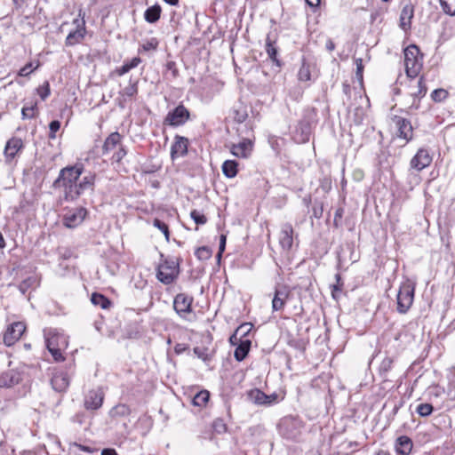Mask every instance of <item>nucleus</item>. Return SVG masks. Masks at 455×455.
<instances>
[{
  "label": "nucleus",
  "instance_id": "12",
  "mask_svg": "<svg viewBox=\"0 0 455 455\" xmlns=\"http://www.w3.org/2000/svg\"><path fill=\"white\" fill-rule=\"evenodd\" d=\"M393 122L397 129V136L405 140L410 141L413 136V128L411 122L402 116H395Z\"/></svg>",
  "mask_w": 455,
  "mask_h": 455
},
{
  "label": "nucleus",
  "instance_id": "13",
  "mask_svg": "<svg viewBox=\"0 0 455 455\" xmlns=\"http://www.w3.org/2000/svg\"><path fill=\"white\" fill-rule=\"evenodd\" d=\"M432 163V156L427 148H419L411 160V167L416 171H422Z\"/></svg>",
  "mask_w": 455,
  "mask_h": 455
},
{
  "label": "nucleus",
  "instance_id": "6",
  "mask_svg": "<svg viewBox=\"0 0 455 455\" xmlns=\"http://www.w3.org/2000/svg\"><path fill=\"white\" fill-rule=\"evenodd\" d=\"M302 427L301 420L292 416L283 418L278 424L280 434L288 439L297 438Z\"/></svg>",
  "mask_w": 455,
  "mask_h": 455
},
{
  "label": "nucleus",
  "instance_id": "17",
  "mask_svg": "<svg viewBox=\"0 0 455 455\" xmlns=\"http://www.w3.org/2000/svg\"><path fill=\"white\" fill-rule=\"evenodd\" d=\"M253 148V143L251 140L244 139L237 144H233L230 152L233 156L239 158H247L251 156Z\"/></svg>",
  "mask_w": 455,
  "mask_h": 455
},
{
  "label": "nucleus",
  "instance_id": "8",
  "mask_svg": "<svg viewBox=\"0 0 455 455\" xmlns=\"http://www.w3.org/2000/svg\"><path fill=\"white\" fill-rule=\"evenodd\" d=\"M188 118V110L183 105H179L168 113L165 117V123L172 126H179L184 124Z\"/></svg>",
  "mask_w": 455,
  "mask_h": 455
},
{
  "label": "nucleus",
  "instance_id": "19",
  "mask_svg": "<svg viewBox=\"0 0 455 455\" xmlns=\"http://www.w3.org/2000/svg\"><path fill=\"white\" fill-rule=\"evenodd\" d=\"M20 380L21 375L20 371L14 369L8 370L0 375V387H12L19 384Z\"/></svg>",
  "mask_w": 455,
  "mask_h": 455
},
{
  "label": "nucleus",
  "instance_id": "64",
  "mask_svg": "<svg viewBox=\"0 0 455 455\" xmlns=\"http://www.w3.org/2000/svg\"><path fill=\"white\" fill-rule=\"evenodd\" d=\"M335 45L334 43L331 40H328L326 43V48L328 51H332L334 49Z\"/></svg>",
  "mask_w": 455,
  "mask_h": 455
},
{
  "label": "nucleus",
  "instance_id": "24",
  "mask_svg": "<svg viewBox=\"0 0 455 455\" xmlns=\"http://www.w3.org/2000/svg\"><path fill=\"white\" fill-rule=\"evenodd\" d=\"M413 443L411 438L406 435L398 437L395 441V451L398 455H409Z\"/></svg>",
  "mask_w": 455,
  "mask_h": 455
},
{
  "label": "nucleus",
  "instance_id": "63",
  "mask_svg": "<svg viewBox=\"0 0 455 455\" xmlns=\"http://www.w3.org/2000/svg\"><path fill=\"white\" fill-rule=\"evenodd\" d=\"M76 446L78 447V449L81 450V451H87V452H91L92 451L90 447H87V446H84V445H82V444H77V443H76Z\"/></svg>",
  "mask_w": 455,
  "mask_h": 455
},
{
  "label": "nucleus",
  "instance_id": "9",
  "mask_svg": "<svg viewBox=\"0 0 455 455\" xmlns=\"http://www.w3.org/2000/svg\"><path fill=\"white\" fill-rule=\"evenodd\" d=\"M26 330V326L21 322H16L8 326L4 334V342L10 347L20 339Z\"/></svg>",
  "mask_w": 455,
  "mask_h": 455
},
{
  "label": "nucleus",
  "instance_id": "18",
  "mask_svg": "<svg viewBox=\"0 0 455 455\" xmlns=\"http://www.w3.org/2000/svg\"><path fill=\"white\" fill-rule=\"evenodd\" d=\"M409 87H410L409 94L413 99L411 106H415V108H418L419 104H415V100H419L427 93V87L424 84L423 78L420 77L417 81L411 80Z\"/></svg>",
  "mask_w": 455,
  "mask_h": 455
},
{
  "label": "nucleus",
  "instance_id": "10",
  "mask_svg": "<svg viewBox=\"0 0 455 455\" xmlns=\"http://www.w3.org/2000/svg\"><path fill=\"white\" fill-rule=\"evenodd\" d=\"M104 393L100 388L90 390L84 396V405L86 410H98L102 406Z\"/></svg>",
  "mask_w": 455,
  "mask_h": 455
},
{
  "label": "nucleus",
  "instance_id": "42",
  "mask_svg": "<svg viewBox=\"0 0 455 455\" xmlns=\"http://www.w3.org/2000/svg\"><path fill=\"white\" fill-rule=\"evenodd\" d=\"M433 406L430 403H420L416 408V412L421 417H427L433 412Z\"/></svg>",
  "mask_w": 455,
  "mask_h": 455
},
{
  "label": "nucleus",
  "instance_id": "15",
  "mask_svg": "<svg viewBox=\"0 0 455 455\" xmlns=\"http://www.w3.org/2000/svg\"><path fill=\"white\" fill-rule=\"evenodd\" d=\"M294 230L290 223L283 224L279 235V244L284 251H290L293 244Z\"/></svg>",
  "mask_w": 455,
  "mask_h": 455
},
{
  "label": "nucleus",
  "instance_id": "16",
  "mask_svg": "<svg viewBox=\"0 0 455 455\" xmlns=\"http://www.w3.org/2000/svg\"><path fill=\"white\" fill-rule=\"evenodd\" d=\"M290 290L286 286L276 287L272 299L273 311L283 310L290 296Z\"/></svg>",
  "mask_w": 455,
  "mask_h": 455
},
{
  "label": "nucleus",
  "instance_id": "39",
  "mask_svg": "<svg viewBox=\"0 0 455 455\" xmlns=\"http://www.w3.org/2000/svg\"><path fill=\"white\" fill-rule=\"evenodd\" d=\"M298 77H299V80L302 81V82H307L311 79L310 67L306 62L302 63V65L299 70V73H298Z\"/></svg>",
  "mask_w": 455,
  "mask_h": 455
},
{
  "label": "nucleus",
  "instance_id": "48",
  "mask_svg": "<svg viewBox=\"0 0 455 455\" xmlns=\"http://www.w3.org/2000/svg\"><path fill=\"white\" fill-rule=\"evenodd\" d=\"M190 216L193 219V220L199 225H204L207 221L206 217L196 210L192 211Z\"/></svg>",
  "mask_w": 455,
  "mask_h": 455
},
{
  "label": "nucleus",
  "instance_id": "1",
  "mask_svg": "<svg viewBox=\"0 0 455 455\" xmlns=\"http://www.w3.org/2000/svg\"><path fill=\"white\" fill-rule=\"evenodd\" d=\"M83 173L84 168L81 165L66 167L60 172L53 185L63 188L66 200H76L84 191L93 190L95 174L89 172L81 177Z\"/></svg>",
  "mask_w": 455,
  "mask_h": 455
},
{
  "label": "nucleus",
  "instance_id": "2",
  "mask_svg": "<svg viewBox=\"0 0 455 455\" xmlns=\"http://www.w3.org/2000/svg\"><path fill=\"white\" fill-rule=\"evenodd\" d=\"M404 67L406 74L415 78L422 68V57H419V49L416 45H410L404 50Z\"/></svg>",
  "mask_w": 455,
  "mask_h": 455
},
{
  "label": "nucleus",
  "instance_id": "50",
  "mask_svg": "<svg viewBox=\"0 0 455 455\" xmlns=\"http://www.w3.org/2000/svg\"><path fill=\"white\" fill-rule=\"evenodd\" d=\"M60 121H58V120L52 121L49 124V129H50L49 139L54 140L56 138V132L60 130Z\"/></svg>",
  "mask_w": 455,
  "mask_h": 455
},
{
  "label": "nucleus",
  "instance_id": "33",
  "mask_svg": "<svg viewBox=\"0 0 455 455\" xmlns=\"http://www.w3.org/2000/svg\"><path fill=\"white\" fill-rule=\"evenodd\" d=\"M159 44V41L156 37H152L148 40L144 41L138 50L139 53L142 52H155L156 51Z\"/></svg>",
  "mask_w": 455,
  "mask_h": 455
},
{
  "label": "nucleus",
  "instance_id": "58",
  "mask_svg": "<svg viewBox=\"0 0 455 455\" xmlns=\"http://www.w3.org/2000/svg\"><path fill=\"white\" fill-rule=\"evenodd\" d=\"M45 339H52V347H56L55 346V339H59V337L55 334V333H52V331H50L48 333H45ZM45 342L47 343V340H45Z\"/></svg>",
  "mask_w": 455,
  "mask_h": 455
},
{
  "label": "nucleus",
  "instance_id": "43",
  "mask_svg": "<svg viewBox=\"0 0 455 455\" xmlns=\"http://www.w3.org/2000/svg\"><path fill=\"white\" fill-rule=\"evenodd\" d=\"M195 254L198 259L206 260L211 258L212 250L206 246H202L196 249Z\"/></svg>",
  "mask_w": 455,
  "mask_h": 455
},
{
  "label": "nucleus",
  "instance_id": "44",
  "mask_svg": "<svg viewBox=\"0 0 455 455\" xmlns=\"http://www.w3.org/2000/svg\"><path fill=\"white\" fill-rule=\"evenodd\" d=\"M47 348L49 352L53 356L54 360L57 362L64 360V357L62 356V354L60 352V349L57 347H52V339H47Z\"/></svg>",
  "mask_w": 455,
  "mask_h": 455
},
{
  "label": "nucleus",
  "instance_id": "26",
  "mask_svg": "<svg viewBox=\"0 0 455 455\" xmlns=\"http://www.w3.org/2000/svg\"><path fill=\"white\" fill-rule=\"evenodd\" d=\"M414 8L411 4H406L403 6L400 15V26L403 30H407L411 28V21L413 18Z\"/></svg>",
  "mask_w": 455,
  "mask_h": 455
},
{
  "label": "nucleus",
  "instance_id": "49",
  "mask_svg": "<svg viewBox=\"0 0 455 455\" xmlns=\"http://www.w3.org/2000/svg\"><path fill=\"white\" fill-rule=\"evenodd\" d=\"M212 428L213 431L217 434H222L225 433L227 430L226 424L224 421L220 419H217L212 423Z\"/></svg>",
  "mask_w": 455,
  "mask_h": 455
},
{
  "label": "nucleus",
  "instance_id": "38",
  "mask_svg": "<svg viewBox=\"0 0 455 455\" xmlns=\"http://www.w3.org/2000/svg\"><path fill=\"white\" fill-rule=\"evenodd\" d=\"M443 12L449 15H455V0H439Z\"/></svg>",
  "mask_w": 455,
  "mask_h": 455
},
{
  "label": "nucleus",
  "instance_id": "29",
  "mask_svg": "<svg viewBox=\"0 0 455 455\" xmlns=\"http://www.w3.org/2000/svg\"><path fill=\"white\" fill-rule=\"evenodd\" d=\"M266 52L269 59L276 64L277 67H281V61L277 59V48L275 45V42L271 41L269 36L266 40Z\"/></svg>",
  "mask_w": 455,
  "mask_h": 455
},
{
  "label": "nucleus",
  "instance_id": "7",
  "mask_svg": "<svg viewBox=\"0 0 455 455\" xmlns=\"http://www.w3.org/2000/svg\"><path fill=\"white\" fill-rule=\"evenodd\" d=\"M87 210L80 207L68 211L63 216V225L68 228L78 227L85 219Z\"/></svg>",
  "mask_w": 455,
  "mask_h": 455
},
{
  "label": "nucleus",
  "instance_id": "41",
  "mask_svg": "<svg viewBox=\"0 0 455 455\" xmlns=\"http://www.w3.org/2000/svg\"><path fill=\"white\" fill-rule=\"evenodd\" d=\"M40 66L39 61H36V64L34 62H28L26 64L23 68H21L19 72V76H28L30 75L34 70L37 69Z\"/></svg>",
  "mask_w": 455,
  "mask_h": 455
},
{
  "label": "nucleus",
  "instance_id": "37",
  "mask_svg": "<svg viewBox=\"0 0 455 455\" xmlns=\"http://www.w3.org/2000/svg\"><path fill=\"white\" fill-rule=\"evenodd\" d=\"M251 399L257 404L264 405L265 403H267V395L262 392L259 389H254L250 393Z\"/></svg>",
  "mask_w": 455,
  "mask_h": 455
},
{
  "label": "nucleus",
  "instance_id": "21",
  "mask_svg": "<svg viewBox=\"0 0 455 455\" xmlns=\"http://www.w3.org/2000/svg\"><path fill=\"white\" fill-rule=\"evenodd\" d=\"M188 140L184 137L176 136L175 141L171 148V156L174 159L176 157L183 156L188 152Z\"/></svg>",
  "mask_w": 455,
  "mask_h": 455
},
{
  "label": "nucleus",
  "instance_id": "30",
  "mask_svg": "<svg viewBox=\"0 0 455 455\" xmlns=\"http://www.w3.org/2000/svg\"><path fill=\"white\" fill-rule=\"evenodd\" d=\"M237 166L235 160H226L222 164V172L228 178H234L237 174Z\"/></svg>",
  "mask_w": 455,
  "mask_h": 455
},
{
  "label": "nucleus",
  "instance_id": "57",
  "mask_svg": "<svg viewBox=\"0 0 455 455\" xmlns=\"http://www.w3.org/2000/svg\"><path fill=\"white\" fill-rule=\"evenodd\" d=\"M225 245H226V235H222L220 236V246H219L218 258L221 257V254H222V252L225 250Z\"/></svg>",
  "mask_w": 455,
  "mask_h": 455
},
{
  "label": "nucleus",
  "instance_id": "62",
  "mask_svg": "<svg viewBox=\"0 0 455 455\" xmlns=\"http://www.w3.org/2000/svg\"><path fill=\"white\" fill-rule=\"evenodd\" d=\"M307 4L312 7L318 6L320 4V0H306Z\"/></svg>",
  "mask_w": 455,
  "mask_h": 455
},
{
  "label": "nucleus",
  "instance_id": "4",
  "mask_svg": "<svg viewBox=\"0 0 455 455\" xmlns=\"http://www.w3.org/2000/svg\"><path fill=\"white\" fill-rule=\"evenodd\" d=\"M179 263L173 259H166L157 267V279L164 283H172L179 275Z\"/></svg>",
  "mask_w": 455,
  "mask_h": 455
},
{
  "label": "nucleus",
  "instance_id": "22",
  "mask_svg": "<svg viewBox=\"0 0 455 455\" xmlns=\"http://www.w3.org/2000/svg\"><path fill=\"white\" fill-rule=\"evenodd\" d=\"M311 134V128L309 123L307 121H300L296 128L294 140L298 143H305L309 140Z\"/></svg>",
  "mask_w": 455,
  "mask_h": 455
},
{
  "label": "nucleus",
  "instance_id": "34",
  "mask_svg": "<svg viewBox=\"0 0 455 455\" xmlns=\"http://www.w3.org/2000/svg\"><path fill=\"white\" fill-rule=\"evenodd\" d=\"M210 397L207 390L198 392L193 398L192 403L195 406L204 407L206 405Z\"/></svg>",
  "mask_w": 455,
  "mask_h": 455
},
{
  "label": "nucleus",
  "instance_id": "32",
  "mask_svg": "<svg viewBox=\"0 0 455 455\" xmlns=\"http://www.w3.org/2000/svg\"><path fill=\"white\" fill-rule=\"evenodd\" d=\"M141 62L140 58L134 57L129 61H125L119 68L116 69L118 76H124L128 73L131 69L138 67Z\"/></svg>",
  "mask_w": 455,
  "mask_h": 455
},
{
  "label": "nucleus",
  "instance_id": "47",
  "mask_svg": "<svg viewBox=\"0 0 455 455\" xmlns=\"http://www.w3.org/2000/svg\"><path fill=\"white\" fill-rule=\"evenodd\" d=\"M37 93L39 94L40 98L44 100L51 93L50 90V84L46 81L44 82L41 86H39L37 89Z\"/></svg>",
  "mask_w": 455,
  "mask_h": 455
},
{
  "label": "nucleus",
  "instance_id": "11",
  "mask_svg": "<svg viewBox=\"0 0 455 455\" xmlns=\"http://www.w3.org/2000/svg\"><path fill=\"white\" fill-rule=\"evenodd\" d=\"M192 297L185 293H179L174 298L173 308L178 315L185 317L187 314H189L192 311Z\"/></svg>",
  "mask_w": 455,
  "mask_h": 455
},
{
  "label": "nucleus",
  "instance_id": "55",
  "mask_svg": "<svg viewBox=\"0 0 455 455\" xmlns=\"http://www.w3.org/2000/svg\"><path fill=\"white\" fill-rule=\"evenodd\" d=\"M336 279H337V284H334L332 286V296L335 297V293L337 291H341V286L343 285V283H341V278H340V275L339 274H337L335 275Z\"/></svg>",
  "mask_w": 455,
  "mask_h": 455
},
{
  "label": "nucleus",
  "instance_id": "61",
  "mask_svg": "<svg viewBox=\"0 0 455 455\" xmlns=\"http://www.w3.org/2000/svg\"><path fill=\"white\" fill-rule=\"evenodd\" d=\"M101 455H117V453L114 449H104Z\"/></svg>",
  "mask_w": 455,
  "mask_h": 455
},
{
  "label": "nucleus",
  "instance_id": "27",
  "mask_svg": "<svg viewBox=\"0 0 455 455\" xmlns=\"http://www.w3.org/2000/svg\"><path fill=\"white\" fill-rule=\"evenodd\" d=\"M131 414V409L128 405L124 403H119L116 406H114L109 411V417L112 419L118 420L122 418H126Z\"/></svg>",
  "mask_w": 455,
  "mask_h": 455
},
{
  "label": "nucleus",
  "instance_id": "25",
  "mask_svg": "<svg viewBox=\"0 0 455 455\" xmlns=\"http://www.w3.org/2000/svg\"><path fill=\"white\" fill-rule=\"evenodd\" d=\"M121 135L117 132H112L104 141L102 147L103 155L112 152L117 146H121Z\"/></svg>",
  "mask_w": 455,
  "mask_h": 455
},
{
  "label": "nucleus",
  "instance_id": "36",
  "mask_svg": "<svg viewBox=\"0 0 455 455\" xmlns=\"http://www.w3.org/2000/svg\"><path fill=\"white\" fill-rule=\"evenodd\" d=\"M91 301L92 304L99 306L101 308H108L110 306V300L100 293H93L92 295Z\"/></svg>",
  "mask_w": 455,
  "mask_h": 455
},
{
  "label": "nucleus",
  "instance_id": "5",
  "mask_svg": "<svg viewBox=\"0 0 455 455\" xmlns=\"http://www.w3.org/2000/svg\"><path fill=\"white\" fill-rule=\"evenodd\" d=\"M84 16L85 13L82 10H79L78 17L73 20L76 28L70 31L67 36L65 40L66 46H74L84 40L86 34Z\"/></svg>",
  "mask_w": 455,
  "mask_h": 455
},
{
  "label": "nucleus",
  "instance_id": "53",
  "mask_svg": "<svg viewBox=\"0 0 455 455\" xmlns=\"http://www.w3.org/2000/svg\"><path fill=\"white\" fill-rule=\"evenodd\" d=\"M125 156H126L125 149L122 146H119V148L117 149V151H116L114 153L112 158L114 161L119 163Z\"/></svg>",
  "mask_w": 455,
  "mask_h": 455
},
{
  "label": "nucleus",
  "instance_id": "45",
  "mask_svg": "<svg viewBox=\"0 0 455 455\" xmlns=\"http://www.w3.org/2000/svg\"><path fill=\"white\" fill-rule=\"evenodd\" d=\"M448 96V92L444 89L434 90L431 93V98L434 101L441 102L444 100Z\"/></svg>",
  "mask_w": 455,
  "mask_h": 455
},
{
  "label": "nucleus",
  "instance_id": "35",
  "mask_svg": "<svg viewBox=\"0 0 455 455\" xmlns=\"http://www.w3.org/2000/svg\"><path fill=\"white\" fill-rule=\"evenodd\" d=\"M365 116V110L362 107H356L350 112V117L355 125H360Z\"/></svg>",
  "mask_w": 455,
  "mask_h": 455
},
{
  "label": "nucleus",
  "instance_id": "14",
  "mask_svg": "<svg viewBox=\"0 0 455 455\" xmlns=\"http://www.w3.org/2000/svg\"><path fill=\"white\" fill-rule=\"evenodd\" d=\"M70 377L64 370L56 371L51 379L52 388L57 392H65L69 386Z\"/></svg>",
  "mask_w": 455,
  "mask_h": 455
},
{
  "label": "nucleus",
  "instance_id": "31",
  "mask_svg": "<svg viewBox=\"0 0 455 455\" xmlns=\"http://www.w3.org/2000/svg\"><path fill=\"white\" fill-rule=\"evenodd\" d=\"M161 7L158 4L148 8L144 13L145 20L149 23H155L160 18Z\"/></svg>",
  "mask_w": 455,
  "mask_h": 455
},
{
  "label": "nucleus",
  "instance_id": "46",
  "mask_svg": "<svg viewBox=\"0 0 455 455\" xmlns=\"http://www.w3.org/2000/svg\"><path fill=\"white\" fill-rule=\"evenodd\" d=\"M153 226L156 227V228H158L161 232H163L166 240L169 241L170 232H169L168 226L164 222L161 221L158 219H155L153 221Z\"/></svg>",
  "mask_w": 455,
  "mask_h": 455
},
{
  "label": "nucleus",
  "instance_id": "23",
  "mask_svg": "<svg viewBox=\"0 0 455 455\" xmlns=\"http://www.w3.org/2000/svg\"><path fill=\"white\" fill-rule=\"evenodd\" d=\"M138 93V80H132V78L129 81V84L123 88L120 92V100L119 106L121 108H124V101L126 100V98H132Z\"/></svg>",
  "mask_w": 455,
  "mask_h": 455
},
{
  "label": "nucleus",
  "instance_id": "20",
  "mask_svg": "<svg viewBox=\"0 0 455 455\" xmlns=\"http://www.w3.org/2000/svg\"><path fill=\"white\" fill-rule=\"evenodd\" d=\"M23 141L21 139L13 137L10 139L4 148V156L6 161H12L17 154L22 149Z\"/></svg>",
  "mask_w": 455,
  "mask_h": 455
},
{
  "label": "nucleus",
  "instance_id": "59",
  "mask_svg": "<svg viewBox=\"0 0 455 455\" xmlns=\"http://www.w3.org/2000/svg\"><path fill=\"white\" fill-rule=\"evenodd\" d=\"M277 395L272 394L270 395H267V403H265L264 405H271L276 402Z\"/></svg>",
  "mask_w": 455,
  "mask_h": 455
},
{
  "label": "nucleus",
  "instance_id": "28",
  "mask_svg": "<svg viewBox=\"0 0 455 455\" xmlns=\"http://www.w3.org/2000/svg\"><path fill=\"white\" fill-rule=\"evenodd\" d=\"M251 342L248 339L240 341L234 352V356L236 361L241 362L247 356L251 348Z\"/></svg>",
  "mask_w": 455,
  "mask_h": 455
},
{
  "label": "nucleus",
  "instance_id": "52",
  "mask_svg": "<svg viewBox=\"0 0 455 455\" xmlns=\"http://www.w3.org/2000/svg\"><path fill=\"white\" fill-rule=\"evenodd\" d=\"M36 108V103L32 105L31 107H24L22 108L21 114L23 118H33L35 116V109Z\"/></svg>",
  "mask_w": 455,
  "mask_h": 455
},
{
  "label": "nucleus",
  "instance_id": "51",
  "mask_svg": "<svg viewBox=\"0 0 455 455\" xmlns=\"http://www.w3.org/2000/svg\"><path fill=\"white\" fill-rule=\"evenodd\" d=\"M355 65H356L355 77L357 78L358 82L360 84H362L363 83V60L360 58L356 59Z\"/></svg>",
  "mask_w": 455,
  "mask_h": 455
},
{
  "label": "nucleus",
  "instance_id": "3",
  "mask_svg": "<svg viewBox=\"0 0 455 455\" xmlns=\"http://www.w3.org/2000/svg\"><path fill=\"white\" fill-rule=\"evenodd\" d=\"M415 283L411 280L404 281L397 293V311L405 314L411 308L414 299Z\"/></svg>",
  "mask_w": 455,
  "mask_h": 455
},
{
  "label": "nucleus",
  "instance_id": "56",
  "mask_svg": "<svg viewBox=\"0 0 455 455\" xmlns=\"http://www.w3.org/2000/svg\"><path fill=\"white\" fill-rule=\"evenodd\" d=\"M194 353L204 361L208 360V355L204 349H202L200 347H195Z\"/></svg>",
  "mask_w": 455,
  "mask_h": 455
},
{
  "label": "nucleus",
  "instance_id": "60",
  "mask_svg": "<svg viewBox=\"0 0 455 455\" xmlns=\"http://www.w3.org/2000/svg\"><path fill=\"white\" fill-rule=\"evenodd\" d=\"M391 363H392V360L389 358H387L382 362L381 367L387 371L391 367Z\"/></svg>",
  "mask_w": 455,
  "mask_h": 455
},
{
  "label": "nucleus",
  "instance_id": "54",
  "mask_svg": "<svg viewBox=\"0 0 455 455\" xmlns=\"http://www.w3.org/2000/svg\"><path fill=\"white\" fill-rule=\"evenodd\" d=\"M243 326H241L239 327L235 332L229 338V341L230 343L233 345V346H238V344L240 343V341H242L243 339L241 338H238L237 337V334L238 332L240 331V330L243 328Z\"/></svg>",
  "mask_w": 455,
  "mask_h": 455
},
{
  "label": "nucleus",
  "instance_id": "40",
  "mask_svg": "<svg viewBox=\"0 0 455 455\" xmlns=\"http://www.w3.org/2000/svg\"><path fill=\"white\" fill-rule=\"evenodd\" d=\"M36 278L35 276H29V277L26 278L25 280H23L19 284V290L22 294H25L29 288L36 286Z\"/></svg>",
  "mask_w": 455,
  "mask_h": 455
}]
</instances>
